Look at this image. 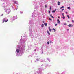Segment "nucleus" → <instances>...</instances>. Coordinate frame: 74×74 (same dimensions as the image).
<instances>
[{"label": "nucleus", "mask_w": 74, "mask_h": 74, "mask_svg": "<svg viewBox=\"0 0 74 74\" xmlns=\"http://www.w3.org/2000/svg\"><path fill=\"white\" fill-rule=\"evenodd\" d=\"M68 9H69V10H70V6H69V7H68L67 8Z\"/></svg>", "instance_id": "nucleus-12"}, {"label": "nucleus", "mask_w": 74, "mask_h": 74, "mask_svg": "<svg viewBox=\"0 0 74 74\" xmlns=\"http://www.w3.org/2000/svg\"><path fill=\"white\" fill-rule=\"evenodd\" d=\"M74 3V1H73Z\"/></svg>", "instance_id": "nucleus-34"}, {"label": "nucleus", "mask_w": 74, "mask_h": 74, "mask_svg": "<svg viewBox=\"0 0 74 74\" xmlns=\"http://www.w3.org/2000/svg\"><path fill=\"white\" fill-rule=\"evenodd\" d=\"M52 12H53V13H55V10L52 11Z\"/></svg>", "instance_id": "nucleus-14"}, {"label": "nucleus", "mask_w": 74, "mask_h": 74, "mask_svg": "<svg viewBox=\"0 0 74 74\" xmlns=\"http://www.w3.org/2000/svg\"><path fill=\"white\" fill-rule=\"evenodd\" d=\"M68 26H69V27H73V25L72 24H69L68 25Z\"/></svg>", "instance_id": "nucleus-2"}, {"label": "nucleus", "mask_w": 74, "mask_h": 74, "mask_svg": "<svg viewBox=\"0 0 74 74\" xmlns=\"http://www.w3.org/2000/svg\"><path fill=\"white\" fill-rule=\"evenodd\" d=\"M72 22H74V20H72Z\"/></svg>", "instance_id": "nucleus-27"}, {"label": "nucleus", "mask_w": 74, "mask_h": 74, "mask_svg": "<svg viewBox=\"0 0 74 74\" xmlns=\"http://www.w3.org/2000/svg\"><path fill=\"white\" fill-rule=\"evenodd\" d=\"M58 5H60V2H58Z\"/></svg>", "instance_id": "nucleus-9"}, {"label": "nucleus", "mask_w": 74, "mask_h": 74, "mask_svg": "<svg viewBox=\"0 0 74 74\" xmlns=\"http://www.w3.org/2000/svg\"><path fill=\"white\" fill-rule=\"evenodd\" d=\"M14 3H15H15H16V1H14Z\"/></svg>", "instance_id": "nucleus-29"}, {"label": "nucleus", "mask_w": 74, "mask_h": 74, "mask_svg": "<svg viewBox=\"0 0 74 74\" xmlns=\"http://www.w3.org/2000/svg\"><path fill=\"white\" fill-rule=\"evenodd\" d=\"M57 23H60V21H59V19L57 20Z\"/></svg>", "instance_id": "nucleus-4"}, {"label": "nucleus", "mask_w": 74, "mask_h": 74, "mask_svg": "<svg viewBox=\"0 0 74 74\" xmlns=\"http://www.w3.org/2000/svg\"><path fill=\"white\" fill-rule=\"evenodd\" d=\"M49 21H52V19H51V18H49Z\"/></svg>", "instance_id": "nucleus-23"}, {"label": "nucleus", "mask_w": 74, "mask_h": 74, "mask_svg": "<svg viewBox=\"0 0 74 74\" xmlns=\"http://www.w3.org/2000/svg\"><path fill=\"white\" fill-rule=\"evenodd\" d=\"M64 10V9H62V11H63V10Z\"/></svg>", "instance_id": "nucleus-25"}, {"label": "nucleus", "mask_w": 74, "mask_h": 74, "mask_svg": "<svg viewBox=\"0 0 74 74\" xmlns=\"http://www.w3.org/2000/svg\"><path fill=\"white\" fill-rule=\"evenodd\" d=\"M47 33L49 35H50V33L49 32V31H48V30L47 31Z\"/></svg>", "instance_id": "nucleus-6"}, {"label": "nucleus", "mask_w": 74, "mask_h": 74, "mask_svg": "<svg viewBox=\"0 0 74 74\" xmlns=\"http://www.w3.org/2000/svg\"><path fill=\"white\" fill-rule=\"evenodd\" d=\"M57 26V24H55V26Z\"/></svg>", "instance_id": "nucleus-22"}, {"label": "nucleus", "mask_w": 74, "mask_h": 74, "mask_svg": "<svg viewBox=\"0 0 74 74\" xmlns=\"http://www.w3.org/2000/svg\"><path fill=\"white\" fill-rule=\"evenodd\" d=\"M45 8H47V7H48V6L47 5H45Z\"/></svg>", "instance_id": "nucleus-8"}, {"label": "nucleus", "mask_w": 74, "mask_h": 74, "mask_svg": "<svg viewBox=\"0 0 74 74\" xmlns=\"http://www.w3.org/2000/svg\"><path fill=\"white\" fill-rule=\"evenodd\" d=\"M66 14H67V12H66Z\"/></svg>", "instance_id": "nucleus-32"}, {"label": "nucleus", "mask_w": 74, "mask_h": 74, "mask_svg": "<svg viewBox=\"0 0 74 74\" xmlns=\"http://www.w3.org/2000/svg\"><path fill=\"white\" fill-rule=\"evenodd\" d=\"M3 14H2L1 15V16H3Z\"/></svg>", "instance_id": "nucleus-31"}, {"label": "nucleus", "mask_w": 74, "mask_h": 74, "mask_svg": "<svg viewBox=\"0 0 74 74\" xmlns=\"http://www.w3.org/2000/svg\"><path fill=\"white\" fill-rule=\"evenodd\" d=\"M50 43H52V41H50Z\"/></svg>", "instance_id": "nucleus-28"}, {"label": "nucleus", "mask_w": 74, "mask_h": 74, "mask_svg": "<svg viewBox=\"0 0 74 74\" xmlns=\"http://www.w3.org/2000/svg\"><path fill=\"white\" fill-rule=\"evenodd\" d=\"M67 16L68 19H70V16L69 15H67Z\"/></svg>", "instance_id": "nucleus-7"}, {"label": "nucleus", "mask_w": 74, "mask_h": 74, "mask_svg": "<svg viewBox=\"0 0 74 74\" xmlns=\"http://www.w3.org/2000/svg\"><path fill=\"white\" fill-rule=\"evenodd\" d=\"M41 27H44V24H42V25Z\"/></svg>", "instance_id": "nucleus-13"}, {"label": "nucleus", "mask_w": 74, "mask_h": 74, "mask_svg": "<svg viewBox=\"0 0 74 74\" xmlns=\"http://www.w3.org/2000/svg\"><path fill=\"white\" fill-rule=\"evenodd\" d=\"M5 20V18L3 19V22L2 23H4V22H7L8 21V19H7V20Z\"/></svg>", "instance_id": "nucleus-1"}, {"label": "nucleus", "mask_w": 74, "mask_h": 74, "mask_svg": "<svg viewBox=\"0 0 74 74\" xmlns=\"http://www.w3.org/2000/svg\"><path fill=\"white\" fill-rule=\"evenodd\" d=\"M49 14L51 13V11H50L49 10Z\"/></svg>", "instance_id": "nucleus-19"}, {"label": "nucleus", "mask_w": 74, "mask_h": 74, "mask_svg": "<svg viewBox=\"0 0 74 74\" xmlns=\"http://www.w3.org/2000/svg\"><path fill=\"white\" fill-rule=\"evenodd\" d=\"M51 16H52V14H51L50 15V16L51 17Z\"/></svg>", "instance_id": "nucleus-26"}, {"label": "nucleus", "mask_w": 74, "mask_h": 74, "mask_svg": "<svg viewBox=\"0 0 74 74\" xmlns=\"http://www.w3.org/2000/svg\"><path fill=\"white\" fill-rule=\"evenodd\" d=\"M52 18H54V17H53V16H51V17Z\"/></svg>", "instance_id": "nucleus-20"}, {"label": "nucleus", "mask_w": 74, "mask_h": 74, "mask_svg": "<svg viewBox=\"0 0 74 74\" xmlns=\"http://www.w3.org/2000/svg\"><path fill=\"white\" fill-rule=\"evenodd\" d=\"M53 30H54V32H55V31H56V30H55V29L54 28L53 29Z\"/></svg>", "instance_id": "nucleus-16"}, {"label": "nucleus", "mask_w": 74, "mask_h": 74, "mask_svg": "<svg viewBox=\"0 0 74 74\" xmlns=\"http://www.w3.org/2000/svg\"><path fill=\"white\" fill-rule=\"evenodd\" d=\"M50 10L51 11H52V7L51 6L50 8Z\"/></svg>", "instance_id": "nucleus-10"}, {"label": "nucleus", "mask_w": 74, "mask_h": 74, "mask_svg": "<svg viewBox=\"0 0 74 74\" xmlns=\"http://www.w3.org/2000/svg\"><path fill=\"white\" fill-rule=\"evenodd\" d=\"M16 51L17 52V53H19V49H17Z\"/></svg>", "instance_id": "nucleus-3"}, {"label": "nucleus", "mask_w": 74, "mask_h": 74, "mask_svg": "<svg viewBox=\"0 0 74 74\" xmlns=\"http://www.w3.org/2000/svg\"><path fill=\"white\" fill-rule=\"evenodd\" d=\"M58 19H59L60 18V17H59V16H58Z\"/></svg>", "instance_id": "nucleus-24"}, {"label": "nucleus", "mask_w": 74, "mask_h": 74, "mask_svg": "<svg viewBox=\"0 0 74 74\" xmlns=\"http://www.w3.org/2000/svg\"><path fill=\"white\" fill-rule=\"evenodd\" d=\"M64 25H67V24H66V23H64Z\"/></svg>", "instance_id": "nucleus-21"}, {"label": "nucleus", "mask_w": 74, "mask_h": 74, "mask_svg": "<svg viewBox=\"0 0 74 74\" xmlns=\"http://www.w3.org/2000/svg\"><path fill=\"white\" fill-rule=\"evenodd\" d=\"M72 12L73 13L74 12V11H72Z\"/></svg>", "instance_id": "nucleus-33"}, {"label": "nucleus", "mask_w": 74, "mask_h": 74, "mask_svg": "<svg viewBox=\"0 0 74 74\" xmlns=\"http://www.w3.org/2000/svg\"><path fill=\"white\" fill-rule=\"evenodd\" d=\"M62 18L63 19H65V17H64V16H63L62 17Z\"/></svg>", "instance_id": "nucleus-15"}, {"label": "nucleus", "mask_w": 74, "mask_h": 74, "mask_svg": "<svg viewBox=\"0 0 74 74\" xmlns=\"http://www.w3.org/2000/svg\"><path fill=\"white\" fill-rule=\"evenodd\" d=\"M62 16H64V13H62Z\"/></svg>", "instance_id": "nucleus-18"}, {"label": "nucleus", "mask_w": 74, "mask_h": 74, "mask_svg": "<svg viewBox=\"0 0 74 74\" xmlns=\"http://www.w3.org/2000/svg\"><path fill=\"white\" fill-rule=\"evenodd\" d=\"M47 43L48 44H49V42H48Z\"/></svg>", "instance_id": "nucleus-30"}, {"label": "nucleus", "mask_w": 74, "mask_h": 74, "mask_svg": "<svg viewBox=\"0 0 74 74\" xmlns=\"http://www.w3.org/2000/svg\"><path fill=\"white\" fill-rule=\"evenodd\" d=\"M64 8V6H62V7H61L60 8L61 9V8Z\"/></svg>", "instance_id": "nucleus-17"}, {"label": "nucleus", "mask_w": 74, "mask_h": 74, "mask_svg": "<svg viewBox=\"0 0 74 74\" xmlns=\"http://www.w3.org/2000/svg\"><path fill=\"white\" fill-rule=\"evenodd\" d=\"M44 25H45V26H47V24L46 23H44Z\"/></svg>", "instance_id": "nucleus-11"}, {"label": "nucleus", "mask_w": 74, "mask_h": 74, "mask_svg": "<svg viewBox=\"0 0 74 74\" xmlns=\"http://www.w3.org/2000/svg\"><path fill=\"white\" fill-rule=\"evenodd\" d=\"M49 31H50V32H51V31H52V30L51 29L50 27H49Z\"/></svg>", "instance_id": "nucleus-5"}]
</instances>
